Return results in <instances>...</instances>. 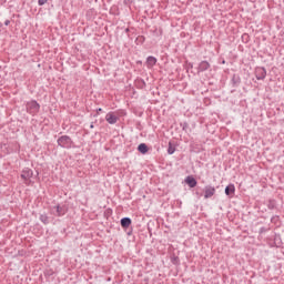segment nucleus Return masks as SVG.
I'll return each mask as SVG.
<instances>
[{
  "instance_id": "obj_1",
  "label": "nucleus",
  "mask_w": 284,
  "mask_h": 284,
  "mask_svg": "<svg viewBox=\"0 0 284 284\" xmlns=\"http://www.w3.org/2000/svg\"><path fill=\"white\" fill-rule=\"evenodd\" d=\"M58 145H60V148H67V149L72 148V138L68 135L60 136L58 139Z\"/></svg>"
},
{
  "instance_id": "obj_2",
  "label": "nucleus",
  "mask_w": 284,
  "mask_h": 284,
  "mask_svg": "<svg viewBox=\"0 0 284 284\" xmlns=\"http://www.w3.org/2000/svg\"><path fill=\"white\" fill-rule=\"evenodd\" d=\"M40 109H41V105H39L37 101H30L27 103V112L29 114H37Z\"/></svg>"
},
{
  "instance_id": "obj_3",
  "label": "nucleus",
  "mask_w": 284,
  "mask_h": 284,
  "mask_svg": "<svg viewBox=\"0 0 284 284\" xmlns=\"http://www.w3.org/2000/svg\"><path fill=\"white\" fill-rule=\"evenodd\" d=\"M33 174L34 172H32V169H23L21 173V179H23L27 185H30V183H32L30 179L33 176Z\"/></svg>"
},
{
  "instance_id": "obj_4",
  "label": "nucleus",
  "mask_w": 284,
  "mask_h": 284,
  "mask_svg": "<svg viewBox=\"0 0 284 284\" xmlns=\"http://www.w3.org/2000/svg\"><path fill=\"white\" fill-rule=\"evenodd\" d=\"M255 77H256L257 81H263V79H265V77H267V71L265 70V68L258 67L255 69Z\"/></svg>"
},
{
  "instance_id": "obj_5",
  "label": "nucleus",
  "mask_w": 284,
  "mask_h": 284,
  "mask_svg": "<svg viewBox=\"0 0 284 284\" xmlns=\"http://www.w3.org/2000/svg\"><path fill=\"white\" fill-rule=\"evenodd\" d=\"M216 194V189L214 186L207 185L204 189V199H212Z\"/></svg>"
},
{
  "instance_id": "obj_6",
  "label": "nucleus",
  "mask_w": 284,
  "mask_h": 284,
  "mask_svg": "<svg viewBox=\"0 0 284 284\" xmlns=\"http://www.w3.org/2000/svg\"><path fill=\"white\" fill-rule=\"evenodd\" d=\"M105 121H108L110 125H114V123L119 121V118L114 113L110 112L105 115Z\"/></svg>"
},
{
  "instance_id": "obj_7",
  "label": "nucleus",
  "mask_w": 284,
  "mask_h": 284,
  "mask_svg": "<svg viewBox=\"0 0 284 284\" xmlns=\"http://www.w3.org/2000/svg\"><path fill=\"white\" fill-rule=\"evenodd\" d=\"M184 182L186 183V185H189V187H196L197 185L196 179H194V176L192 175L186 176Z\"/></svg>"
},
{
  "instance_id": "obj_8",
  "label": "nucleus",
  "mask_w": 284,
  "mask_h": 284,
  "mask_svg": "<svg viewBox=\"0 0 284 284\" xmlns=\"http://www.w3.org/2000/svg\"><path fill=\"white\" fill-rule=\"evenodd\" d=\"M206 70H210V62L207 61L200 62L197 72H205Z\"/></svg>"
},
{
  "instance_id": "obj_9",
  "label": "nucleus",
  "mask_w": 284,
  "mask_h": 284,
  "mask_svg": "<svg viewBox=\"0 0 284 284\" xmlns=\"http://www.w3.org/2000/svg\"><path fill=\"white\" fill-rule=\"evenodd\" d=\"M234 192H236V187L234 186V184H229V185L225 187V194H226V196H232V195H234Z\"/></svg>"
},
{
  "instance_id": "obj_10",
  "label": "nucleus",
  "mask_w": 284,
  "mask_h": 284,
  "mask_svg": "<svg viewBox=\"0 0 284 284\" xmlns=\"http://www.w3.org/2000/svg\"><path fill=\"white\" fill-rule=\"evenodd\" d=\"M120 223H121V227H129V226H131L132 225V219H130V217H123L121 221H120Z\"/></svg>"
},
{
  "instance_id": "obj_11",
  "label": "nucleus",
  "mask_w": 284,
  "mask_h": 284,
  "mask_svg": "<svg viewBox=\"0 0 284 284\" xmlns=\"http://www.w3.org/2000/svg\"><path fill=\"white\" fill-rule=\"evenodd\" d=\"M148 144L145 143H141L139 144L138 146V151L141 153V154H148Z\"/></svg>"
},
{
  "instance_id": "obj_12",
  "label": "nucleus",
  "mask_w": 284,
  "mask_h": 284,
  "mask_svg": "<svg viewBox=\"0 0 284 284\" xmlns=\"http://www.w3.org/2000/svg\"><path fill=\"white\" fill-rule=\"evenodd\" d=\"M146 63L150 68H153V65H156V58L150 55L148 59H146Z\"/></svg>"
},
{
  "instance_id": "obj_13",
  "label": "nucleus",
  "mask_w": 284,
  "mask_h": 284,
  "mask_svg": "<svg viewBox=\"0 0 284 284\" xmlns=\"http://www.w3.org/2000/svg\"><path fill=\"white\" fill-rule=\"evenodd\" d=\"M40 221L41 223H43V225H48L50 223V217L48 216V214H41Z\"/></svg>"
},
{
  "instance_id": "obj_14",
  "label": "nucleus",
  "mask_w": 284,
  "mask_h": 284,
  "mask_svg": "<svg viewBox=\"0 0 284 284\" xmlns=\"http://www.w3.org/2000/svg\"><path fill=\"white\" fill-rule=\"evenodd\" d=\"M57 214H58V216H63L65 214V207L58 205Z\"/></svg>"
},
{
  "instance_id": "obj_15",
  "label": "nucleus",
  "mask_w": 284,
  "mask_h": 284,
  "mask_svg": "<svg viewBox=\"0 0 284 284\" xmlns=\"http://www.w3.org/2000/svg\"><path fill=\"white\" fill-rule=\"evenodd\" d=\"M174 152H176V149L174 146H172V143H169L168 153L169 154H174Z\"/></svg>"
},
{
  "instance_id": "obj_16",
  "label": "nucleus",
  "mask_w": 284,
  "mask_h": 284,
  "mask_svg": "<svg viewBox=\"0 0 284 284\" xmlns=\"http://www.w3.org/2000/svg\"><path fill=\"white\" fill-rule=\"evenodd\" d=\"M48 3V0H38L39 6H45Z\"/></svg>"
},
{
  "instance_id": "obj_17",
  "label": "nucleus",
  "mask_w": 284,
  "mask_h": 284,
  "mask_svg": "<svg viewBox=\"0 0 284 284\" xmlns=\"http://www.w3.org/2000/svg\"><path fill=\"white\" fill-rule=\"evenodd\" d=\"M4 26H10V20H6Z\"/></svg>"
},
{
  "instance_id": "obj_18",
  "label": "nucleus",
  "mask_w": 284,
  "mask_h": 284,
  "mask_svg": "<svg viewBox=\"0 0 284 284\" xmlns=\"http://www.w3.org/2000/svg\"><path fill=\"white\" fill-rule=\"evenodd\" d=\"M185 128H187V123H184V125L182 126V130H185Z\"/></svg>"
},
{
  "instance_id": "obj_19",
  "label": "nucleus",
  "mask_w": 284,
  "mask_h": 284,
  "mask_svg": "<svg viewBox=\"0 0 284 284\" xmlns=\"http://www.w3.org/2000/svg\"><path fill=\"white\" fill-rule=\"evenodd\" d=\"M90 128H91V130L94 129V123H91V124H90Z\"/></svg>"
},
{
  "instance_id": "obj_20",
  "label": "nucleus",
  "mask_w": 284,
  "mask_h": 284,
  "mask_svg": "<svg viewBox=\"0 0 284 284\" xmlns=\"http://www.w3.org/2000/svg\"><path fill=\"white\" fill-rule=\"evenodd\" d=\"M102 111H103V109H101V108L97 110L98 113H99V112H102Z\"/></svg>"
},
{
  "instance_id": "obj_21",
  "label": "nucleus",
  "mask_w": 284,
  "mask_h": 284,
  "mask_svg": "<svg viewBox=\"0 0 284 284\" xmlns=\"http://www.w3.org/2000/svg\"><path fill=\"white\" fill-rule=\"evenodd\" d=\"M0 28H3V24L0 22Z\"/></svg>"
},
{
  "instance_id": "obj_22",
  "label": "nucleus",
  "mask_w": 284,
  "mask_h": 284,
  "mask_svg": "<svg viewBox=\"0 0 284 284\" xmlns=\"http://www.w3.org/2000/svg\"><path fill=\"white\" fill-rule=\"evenodd\" d=\"M233 81L236 82L235 78H233Z\"/></svg>"
},
{
  "instance_id": "obj_23",
  "label": "nucleus",
  "mask_w": 284,
  "mask_h": 284,
  "mask_svg": "<svg viewBox=\"0 0 284 284\" xmlns=\"http://www.w3.org/2000/svg\"><path fill=\"white\" fill-rule=\"evenodd\" d=\"M233 81L236 82L235 78H233Z\"/></svg>"
}]
</instances>
